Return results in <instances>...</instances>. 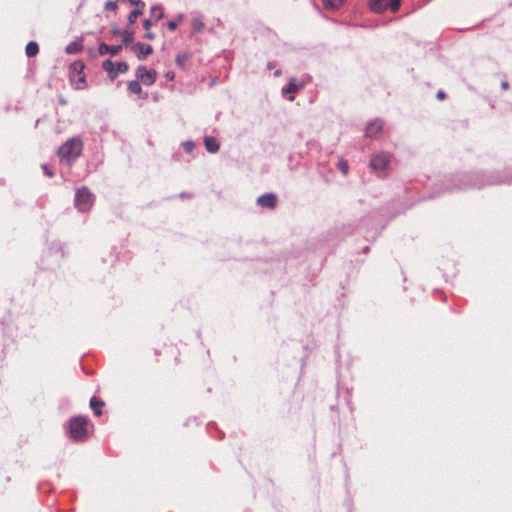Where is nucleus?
<instances>
[{
    "instance_id": "c756f323",
    "label": "nucleus",
    "mask_w": 512,
    "mask_h": 512,
    "mask_svg": "<svg viewBox=\"0 0 512 512\" xmlns=\"http://www.w3.org/2000/svg\"><path fill=\"white\" fill-rule=\"evenodd\" d=\"M132 5L144 7L145 3L142 0H128Z\"/></svg>"
},
{
    "instance_id": "1a4fd4ad",
    "label": "nucleus",
    "mask_w": 512,
    "mask_h": 512,
    "mask_svg": "<svg viewBox=\"0 0 512 512\" xmlns=\"http://www.w3.org/2000/svg\"><path fill=\"white\" fill-rule=\"evenodd\" d=\"M132 48L137 52V58L139 60H144L153 52V48L149 44L136 43Z\"/></svg>"
},
{
    "instance_id": "6ab92c4d",
    "label": "nucleus",
    "mask_w": 512,
    "mask_h": 512,
    "mask_svg": "<svg viewBox=\"0 0 512 512\" xmlns=\"http://www.w3.org/2000/svg\"><path fill=\"white\" fill-rule=\"evenodd\" d=\"M26 55L28 57H34L38 54L39 52V46L36 42L34 41H30L27 45H26Z\"/></svg>"
},
{
    "instance_id": "0eeeda50",
    "label": "nucleus",
    "mask_w": 512,
    "mask_h": 512,
    "mask_svg": "<svg viewBox=\"0 0 512 512\" xmlns=\"http://www.w3.org/2000/svg\"><path fill=\"white\" fill-rule=\"evenodd\" d=\"M257 204L263 208L275 209L277 196L274 193H266L257 198Z\"/></svg>"
},
{
    "instance_id": "20e7f679",
    "label": "nucleus",
    "mask_w": 512,
    "mask_h": 512,
    "mask_svg": "<svg viewBox=\"0 0 512 512\" xmlns=\"http://www.w3.org/2000/svg\"><path fill=\"white\" fill-rule=\"evenodd\" d=\"M390 163V157L386 153H380L373 156L370 160V167L377 172L381 177H384L385 171Z\"/></svg>"
},
{
    "instance_id": "bb28decb",
    "label": "nucleus",
    "mask_w": 512,
    "mask_h": 512,
    "mask_svg": "<svg viewBox=\"0 0 512 512\" xmlns=\"http://www.w3.org/2000/svg\"><path fill=\"white\" fill-rule=\"evenodd\" d=\"M66 52L69 53V54L77 52V45L75 43L69 44L66 47Z\"/></svg>"
},
{
    "instance_id": "7ed1b4c3",
    "label": "nucleus",
    "mask_w": 512,
    "mask_h": 512,
    "mask_svg": "<svg viewBox=\"0 0 512 512\" xmlns=\"http://www.w3.org/2000/svg\"><path fill=\"white\" fill-rule=\"evenodd\" d=\"M75 206L79 211H89L94 203V195L87 187H81L75 193Z\"/></svg>"
},
{
    "instance_id": "f03ea898",
    "label": "nucleus",
    "mask_w": 512,
    "mask_h": 512,
    "mask_svg": "<svg viewBox=\"0 0 512 512\" xmlns=\"http://www.w3.org/2000/svg\"><path fill=\"white\" fill-rule=\"evenodd\" d=\"M88 419L77 416L70 419L68 424L69 436L74 441H84L87 438Z\"/></svg>"
},
{
    "instance_id": "aec40b11",
    "label": "nucleus",
    "mask_w": 512,
    "mask_h": 512,
    "mask_svg": "<svg viewBox=\"0 0 512 512\" xmlns=\"http://www.w3.org/2000/svg\"><path fill=\"white\" fill-rule=\"evenodd\" d=\"M84 64L81 61L73 62L70 66L71 74L70 75H80L83 73Z\"/></svg>"
},
{
    "instance_id": "c85d7f7f",
    "label": "nucleus",
    "mask_w": 512,
    "mask_h": 512,
    "mask_svg": "<svg viewBox=\"0 0 512 512\" xmlns=\"http://www.w3.org/2000/svg\"><path fill=\"white\" fill-rule=\"evenodd\" d=\"M187 57L185 55L181 56V55H178L176 57V62L180 65V66H183L185 61H186Z\"/></svg>"
},
{
    "instance_id": "f8f14e48",
    "label": "nucleus",
    "mask_w": 512,
    "mask_h": 512,
    "mask_svg": "<svg viewBox=\"0 0 512 512\" xmlns=\"http://www.w3.org/2000/svg\"><path fill=\"white\" fill-rule=\"evenodd\" d=\"M204 145L206 150L210 153H216L220 148L218 140L212 136H206L204 138Z\"/></svg>"
},
{
    "instance_id": "2eb2a0df",
    "label": "nucleus",
    "mask_w": 512,
    "mask_h": 512,
    "mask_svg": "<svg viewBox=\"0 0 512 512\" xmlns=\"http://www.w3.org/2000/svg\"><path fill=\"white\" fill-rule=\"evenodd\" d=\"M70 81L75 89H84L86 86V80L83 73L80 75H70Z\"/></svg>"
},
{
    "instance_id": "7c9ffc66",
    "label": "nucleus",
    "mask_w": 512,
    "mask_h": 512,
    "mask_svg": "<svg viewBox=\"0 0 512 512\" xmlns=\"http://www.w3.org/2000/svg\"><path fill=\"white\" fill-rule=\"evenodd\" d=\"M153 23L150 19H146L143 23V26L146 30H149L152 27Z\"/></svg>"
},
{
    "instance_id": "f3484780",
    "label": "nucleus",
    "mask_w": 512,
    "mask_h": 512,
    "mask_svg": "<svg viewBox=\"0 0 512 512\" xmlns=\"http://www.w3.org/2000/svg\"><path fill=\"white\" fill-rule=\"evenodd\" d=\"M104 406V402L96 397H92L90 399V407L93 410L96 416H100L102 414V407Z\"/></svg>"
},
{
    "instance_id": "39448f33",
    "label": "nucleus",
    "mask_w": 512,
    "mask_h": 512,
    "mask_svg": "<svg viewBox=\"0 0 512 512\" xmlns=\"http://www.w3.org/2000/svg\"><path fill=\"white\" fill-rule=\"evenodd\" d=\"M102 67L108 73L111 80L116 79L120 73L127 72L129 68L126 62L114 63L111 60H105Z\"/></svg>"
},
{
    "instance_id": "a211bd4d",
    "label": "nucleus",
    "mask_w": 512,
    "mask_h": 512,
    "mask_svg": "<svg viewBox=\"0 0 512 512\" xmlns=\"http://www.w3.org/2000/svg\"><path fill=\"white\" fill-rule=\"evenodd\" d=\"M345 0H323V6L327 10H337L343 4Z\"/></svg>"
},
{
    "instance_id": "ddd939ff",
    "label": "nucleus",
    "mask_w": 512,
    "mask_h": 512,
    "mask_svg": "<svg viewBox=\"0 0 512 512\" xmlns=\"http://www.w3.org/2000/svg\"><path fill=\"white\" fill-rule=\"evenodd\" d=\"M205 28L203 17L195 15L191 19V29L193 33H201Z\"/></svg>"
},
{
    "instance_id": "dca6fc26",
    "label": "nucleus",
    "mask_w": 512,
    "mask_h": 512,
    "mask_svg": "<svg viewBox=\"0 0 512 512\" xmlns=\"http://www.w3.org/2000/svg\"><path fill=\"white\" fill-rule=\"evenodd\" d=\"M369 7L372 11L381 13L387 9L386 0H369Z\"/></svg>"
},
{
    "instance_id": "e433bc0d",
    "label": "nucleus",
    "mask_w": 512,
    "mask_h": 512,
    "mask_svg": "<svg viewBox=\"0 0 512 512\" xmlns=\"http://www.w3.org/2000/svg\"><path fill=\"white\" fill-rule=\"evenodd\" d=\"M183 19H184V15L183 14H179L178 17H177V20H175V21L178 22V24H179L180 22L183 21Z\"/></svg>"
},
{
    "instance_id": "2f4dec72",
    "label": "nucleus",
    "mask_w": 512,
    "mask_h": 512,
    "mask_svg": "<svg viewBox=\"0 0 512 512\" xmlns=\"http://www.w3.org/2000/svg\"><path fill=\"white\" fill-rule=\"evenodd\" d=\"M132 40V35L130 33H125L123 41L124 43H129Z\"/></svg>"
},
{
    "instance_id": "473e14b6",
    "label": "nucleus",
    "mask_w": 512,
    "mask_h": 512,
    "mask_svg": "<svg viewBox=\"0 0 512 512\" xmlns=\"http://www.w3.org/2000/svg\"><path fill=\"white\" fill-rule=\"evenodd\" d=\"M445 97H446V94H445V92H444V91H438V92H437V98H438L439 100H443Z\"/></svg>"
},
{
    "instance_id": "5701e85b",
    "label": "nucleus",
    "mask_w": 512,
    "mask_h": 512,
    "mask_svg": "<svg viewBox=\"0 0 512 512\" xmlns=\"http://www.w3.org/2000/svg\"><path fill=\"white\" fill-rule=\"evenodd\" d=\"M400 0H386L387 9H390L392 12H396L400 7Z\"/></svg>"
},
{
    "instance_id": "4468645a",
    "label": "nucleus",
    "mask_w": 512,
    "mask_h": 512,
    "mask_svg": "<svg viewBox=\"0 0 512 512\" xmlns=\"http://www.w3.org/2000/svg\"><path fill=\"white\" fill-rule=\"evenodd\" d=\"M128 90L133 94L141 95L142 99L147 98V93H143L142 87L140 85L139 80H132L128 83Z\"/></svg>"
},
{
    "instance_id": "412c9836",
    "label": "nucleus",
    "mask_w": 512,
    "mask_h": 512,
    "mask_svg": "<svg viewBox=\"0 0 512 512\" xmlns=\"http://www.w3.org/2000/svg\"><path fill=\"white\" fill-rule=\"evenodd\" d=\"M151 13L155 17L156 21L161 20L164 17L162 7L159 5H154L151 7Z\"/></svg>"
},
{
    "instance_id": "cd10ccee",
    "label": "nucleus",
    "mask_w": 512,
    "mask_h": 512,
    "mask_svg": "<svg viewBox=\"0 0 512 512\" xmlns=\"http://www.w3.org/2000/svg\"><path fill=\"white\" fill-rule=\"evenodd\" d=\"M177 26H178V22H176V21H174V20H173V21H169V22L167 23V27H168V29H169V30H171V31L176 30Z\"/></svg>"
},
{
    "instance_id": "f704fd0d",
    "label": "nucleus",
    "mask_w": 512,
    "mask_h": 512,
    "mask_svg": "<svg viewBox=\"0 0 512 512\" xmlns=\"http://www.w3.org/2000/svg\"><path fill=\"white\" fill-rule=\"evenodd\" d=\"M185 147H186V149H187L188 151H190V150H192V149H193L194 144H193V142H186V143H185Z\"/></svg>"
},
{
    "instance_id": "9d476101",
    "label": "nucleus",
    "mask_w": 512,
    "mask_h": 512,
    "mask_svg": "<svg viewBox=\"0 0 512 512\" xmlns=\"http://www.w3.org/2000/svg\"><path fill=\"white\" fill-rule=\"evenodd\" d=\"M383 129V123L379 120L370 122L366 127V135L370 138L377 137Z\"/></svg>"
},
{
    "instance_id": "4c0bfd02",
    "label": "nucleus",
    "mask_w": 512,
    "mask_h": 512,
    "mask_svg": "<svg viewBox=\"0 0 512 512\" xmlns=\"http://www.w3.org/2000/svg\"><path fill=\"white\" fill-rule=\"evenodd\" d=\"M508 86H509V84H508V82H507V81H504V82H502V84H501V87H502V89H504V90L508 89Z\"/></svg>"
},
{
    "instance_id": "9b49d317",
    "label": "nucleus",
    "mask_w": 512,
    "mask_h": 512,
    "mask_svg": "<svg viewBox=\"0 0 512 512\" xmlns=\"http://www.w3.org/2000/svg\"><path fill=\"white\" fill-rule=\"evenodd\" d=\"M121 50H122L121 45H108L106 43H101L99 45V49H98V51L101 55L110 54L112 56L117 55Z\"/></svg>"
},
{
    "instance_id": "a878e982",
    "label": "nucleus",
    "mask_w": 512,
    "mask_h": 512,
    "mask_svg": "<svg viewBox=\"0 0 512 512\" xmlns=\"http://www.w3.org/2000/svg\"><path fill=\"white\" fill-rule=\"evenodd\" d=\"M41 168L46 176L52 177L54 175V173L49 169L47 164H42Z\"/></svg>"
},
{
    "instance_id": "6e6552de",
    "label": "nucleus",
    "mask_w": 512,
    "mask_h": 512,
    "mask_svg": "<svg viewBox=\"0 0 512 512\" xmlns=\"http://www.w3.org/2000/svg\"><path fill=\"white\" fill-rule=\"evenodd\" d=\"M303 87H304L303 83H301V82L297 83L295 78H290L288 85L282 88V94L283 95L290 94V96L288 97V100L293 101L294 100L293 94Z\"/></svg>"
},
{
    "instance_id": "423d86ee",
    "label": "nucleus",
    "mask_w": 512,
    "mask_h": 512,
    "mask_svg": "<svg viewBox=\"0 0 512 512\" xmlns=\"http://www.w3.org/2000/svg\"><path fill=\"white\" fill-rule=\"evenodd\" d=\"M137 79L146 86H151L155 83L157 73L154 70H148L144 66H139L136 70Z\"/></svg>"
},
{
    "instance_id": "b1692460",
    "label": "nucleus",
    "mask_w": 512,
    "mask_h": 512,
    "mask_svg": "<svg viewBox=\"0 0 512 512\" xmlns=\"http://www.w3.org/2000/svg\"><path fill=\"white\" fill-rule=\"evenodd\" d=\"M338 169L344 174L347 175L349 171V166L346 160L339 159L338 161Z\"/></svg>"
},
{
    "instance_id": "4be33fe9",
    "label": "nucleus",
    "mask_w": 512,
    "mask_h": 512,
    "mask_svg": "<svg viewBox=\"0 0 512 512\" xmlns=\"http://www.w3.org/2000/svg\"><path fill=\"white\" fill-rule=\"evenodd\" d=\"M142 15V10L135 9L132 10L128 15V22L129 24H133L136 22L137 18Z\"/></svg>"
},
{
    "instance_id": "c9c22d12",
    "label": "nucleus",
    "mask_w": 512,
    "mask_h": 512,
    "mask_svg": "<svg viewBox=\"0 0 512 512\" xmlns=\"http://www.w3.org/2000/svg\"><path fill=\"white\" fill-rule=\"evenodd\" d=\"M145 37L149 40H153L155 38V35L152 32H147Z\"/></svg>"
},
{
    "instance_id": "72a5a7b5",
    "label": "nucleus",
    "mask_w": 512,
    "mask_h": 512,
    "mask_svg": "<svg viewBox=\"0 0 512 512\" xmlns=\"http://www.w3.org/2000/svg\"><path fill=\"white\" fill-rule=\"evenodd\" d=\"M165 77H166L167 79H169V80H173V79H174V77H175L174 72H172V71L167 72V73L165 74Z\"/></svg>"
},
{
    "instance_id": "393cba45",
    "label": "nucleus",
    "mask_w": 512,
    "mask_h": 512,
    "mask_svg": "<svg viewBox=\"0 0 512 512\" xmlns=\"http://www.w3.org/2000/svg\"><path fill=\"white\" fill-rule=\"evenodd\" d=\"M105 9L115 11L117 9V3L115 1L109 0L105 3Z\"/></svg>"
},
{
    "instance_id": "f257e3e1",
    "label": "nucleus",
    "mask_w": 512,
    "mask_h": 512,
    "mask_svg": "<svg viewBox=\"0 0 512 512\" xmlns=\"http://www.w3.org/2000/svg\"><path fill=\"white\" fill-rule=\"evenodd\" d=\"M82 150L83 142L81 138L72 137L58 148L57 154L61 162L71 166L80 157Z\"/></svg>"
}]
</instances>
